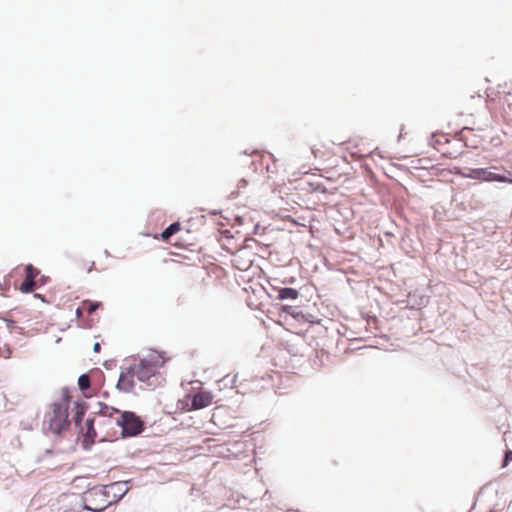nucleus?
I'll list each match as a JSON object with an SVG mask.
<instances>
[{"label":"nucleus","instance_id":"1","mask_svg":"<svg viewBox=\"0 0 512 512\" xmlns=\"http://www.w3.org/2000/svg\"><path fill=\"white\" fill-rule=\"evenodd\" d=\"M101 409L99 414L112 417L113 414H120L115 420L116 426L122 429L123 438L134 437L141 434L145 428L144 422L132 411H120L119 409L99 402Z\"/></svg>","mask_w":512,"mask_h":512},{"label":"nucleus","instance_id":"2","mask_svg":"<svg viewBox=\"0 0 512 512\" xmlns=\"http://www.w3.org/2000/svg\"><path fill=\"white\" fill-rule=\"evenodd\" d=\"M165 363V359L159 353L141 358L138 363V380L148 387L155 388L161 384L162 377L158 369Z\"/></svg>","mask_w":512,"mask_h":512},{"label":"nucleus","instance_id":"3","mask_svg":"<svg viewBox=\"0 0 512 512\" xmlns=\"http://www.w3.org/2000/svg\"><path fill=\"white\" fill-rule=\"evenodd\" d=\"M51 411L45 414L44 425L48 426V430L55 435H61L70 427L68 419V405L64 403H53Z\"/></svg>","mask_w":512,"mask_h":512},{"label":"nucleus","instance_id":"4","mask_svg":"<svg viewBox=\"0 0 512 512\" xmlns=\"http://www.w3.org/2000/svg\"><path fill=\"white\" fill-rule=\"evenodd\" d=\"M108 498L109 491L105 487H94L83 494L82 507L87 511L102 512L111 504Z\"/></svg>","mask_w":512,"mask_h":512},{"label":"nucleus","instance_id":"5","mask_svg":"<svg viewBox=\"0 0 512 512\" xmlns=\"http://www.w3.org/2000/svg\"><path fill=\"white\" fill-rule=\"evenodd\" d=\"M458 174L464 178H470V179L484 181V182L496 181V182L512 183L511 178L504 176V175L494 173L487 168H470L464 172H458Z\"/></svg>","mask_w":512,"mask_h":512},{"label":"nucleus","instance_id":"6","mask_svg":"<svg viewBox=\"0 0 512 512\" xmlns=\"http://www.w3.org/2000/svg\"><path fill=\"white\" fill-rule=\"evenodd\" d=\"M79 435L82 437L81 445L83 450L90 451L95 444L97 432L95 429V418L88 417L80 427H76Z\"/></svg>","mask_w":512,"mask_h":512},{"label":"nucleus","instance_id":"7","mask_svg":"<svg viewBox=\"0 0 512 512\" xmlns=\"http://www.w3.org/2000/svg\"><path fill=\"white\" fill-rule=\"evenodd\" d=\"M40 275V270L32 264H27L24 267V279L15 288L24 294L32 293L35 291V282Z\"/></svg>","mask_w":512,"mask_h":512},{"label":"nucleus","instance_id":"8","mask_svg":"<svg viewBox=\"0 0 512 512\" xmlns=\"http://www.w3.org/2000/svg\"><path fill=\"white\" fill-rule=\"evenodd\" d=\"M449 142V138L447 137L446 134L443 133H435L433 134L431 139L433 147L444 156L452 154L451 151L445 147L447 144H449Z\"/></svg>","mask_w":512,"mask_h":512},{"label":"nucleus","instance_id":"9","mask_svg":"<svg viewBox=\"0 0 512 512\" xmlns=\"http://www.w3.org/2000/svg\"><path fill=\"white\" fill-rule=\"evenodd\" d=\"M88 409V404L85 401H75L72 421L75 427H80Z\"/></svg>","mask_w":512,"mask_h":512},{"label":"nucleus","instance_id":"10","mask_svg":"<svg viewBox=\"0 0 512 512\" xmlns=\"http://www.w3.org/2000/svg\"><path fill=\"white\" fill-rule=\"evenodd\" d=\"M211 396L208 393L201 392L194 394L191 398V404L188 410H199L207 407L211 403Z\"/></svg>","mask_w":512,"mask_h":512},{"label":"nucleus","instance_id":"11","mask_svg":"<svg viewBox=\"0 0 512 512\" xmlns=\"http://www.w3.org/2000/svg\"><path fill=\"white\" fill-rule=\"evenodd\" d=\"M105 488L106 491H109V495L112 494L117 500L122 499L129 490L127 482L125 481L114 482Z\"/></svg>","mask_w":512,"mask_h":512},{"label":"nucleus","instance_id":"12","mask_svg":"<svg viewBox=\"0 0 512 512\" xmlns=\"http://www.w3.org/2000/svg\"><path fill=\"white\" fill-rule=\"evenodd\" d=\"M135 387V381L132 377L126 376L124 374H120L118 378V382L116 384V389L120 392L130 393Z\"/></svg>","mask_w":512,"mask_h":512},{"label":"nucleus","instance_id":"13","mask_svg":"<svg viewBox=\"0 0 512 512\" xmlns=\"http://www.w3.org/2000/svg\"><path fill=\"white\" fill-rule=\"evenodd\" d=\"M311 151L316 158H325L331 154L330 147L320 140L312 144Z\"/></svg>","mask_w":512,"mask_h":512},{"label":"nucleus","instance_id":"14","mask_svg":"<svg viewBox=\"0 0 512 512\" xmlns=\"http://www.w3.org/2000/svg\"><path fill=\"white\" fill-rule=\"evenodd\" d=\"M101 306V302H94L90 300H85L82 302V307L76 309V315L81 316L82 311L86 310L88 314L94 313Z\"/></svg>","mask_w":512,"mask_h":512},{"label":"nucleus","instance_id":"15","mask_svg":"<svg viewBox=\"0 0 512 512\" xmlns=\"http://www.w3.org/2000/svg\"><path fill=\"white\" fill-rule=\"evenodd\" d=\"M298 296H299V292L296 289L285 287V288L279 289L277 298L279 300H288V299L295 300L298 298Z\"/></svg>","mask_w":512,"mask_h":512},{"label":"nucleus","instance_id":"16","mask_svg":"<svg viewBox=\"0 0 512 512\" xmlns=\"http://www.w3.org/2000/svg\"><path fill=\"white\" fill-rule=\"evenodd\" d=\"M91 381L87 374H81L78 378V387L81 391H86L90 388Z\"/></svg>","mask_w":512,"mask_h":512},{"label":"nucleus","instance_id":"17","mask_svg":"<svg viewBox=\"0 0 512 512\" xmlns=\"http://www.w3.org/2000/svg\"><path fill=\"white\" fill-rule=\"evenodd\" d=\"M120 374L132 377V379H134L135 376L138 378V364L127 367L125 370H122Z\"/></svg>","mask_w":512,"mask_h":512},{"label":"nucleus","instance_id":"18","mask_svg":"<svg viewBox=\"0 0 512 512\" xmlns=\"http://www.w3.org/2000/svg\"><path fill=\"white\" fill-rule=\"evenodd\" d=\"M61 398H62L61 401H59L58 403H64L65 405L69 406L72 398H71L70 391H69L68 387L62 388V397Z\"/></svg>","mask_w":512,"mask_h":512},{"label":"nucleus","instance_id":"19","mask_svg":"<svg viewBox=\"0 0 512 512\" xmlns=\"http://www.w3.org/2000/svg\"><path fill=\"white\" fill-rule=\"evenodd\" d=\"M240 261L235 264V266L239 269H246L249 268L252 264V261L250 258H239Z\"/></svg>","mask_w":512,"mask_h":512},{"label":"nucleus","instance_id":"20","mask_svg":"<svg viewBox=\"0 0 512 512\" xmlns=\"http://www.w3.org/2000/svg\"><path fill=\"white\" fill-rule=\"evenodd\" d=\"M48 280H49V277H47L45 275H39L35 282V290L44 286L48 282Z\"/></svg>","mask_w":512,"mask_h":512},{"label":"nucleus","instance_id":"21","mask_svg":"<svg viewBox=\"0 0 512 512\" xmlns=\"http://www.w3.org/2000/svg\"><path fill=\"white\" fill-rule=\"evenodd\" d=\"M243 289H244V291H246V292H248L249 290H251V291H252V293H254V294H257V293H259V292H261V291H263V290H264V288H263L261 285H259V284H255V285H253V284H249V286H248V287H244Z\"/></svg>","mask_w":512,"mask_h":512},{"label":"nucleus","instance_id":"22","mask_svg":"<svg viewBox=\"0 0 512 512\" xmlns=\"http://www.w3.org/2000/svg\"><path fill=\"white\" fill-rule=\"evenodd\" d=\"M512 460V451H507L504 459V466H506Z\"/></svg>","mask_w":512,"mask_h":512},{"label":"nucleus","instance_id":"23","mask_svg":"<svg viewBox=\"0 0 512 512\" xmlns=\"http://www.w3.org/2000/svg\"><path fill=\"white\" fill-rule=\"evenodd\" d=\"M237 378H238V375L235 374L232 381H231V390L237 388L238 386L236 385V382H237Z\"/></svg>","mask_w":512,"mask_h":512},{"label":"nucleus","instance_id":"24","mask_svg":"<svg viewBox=\"0 0 512 512\" xmlns=\"http://www.w3.org/2000/svg\"><path fill=\"white\" fill-rule=\"evenodd\" d=\"M100 350H101V345H100V343H99V342L94 343V345H93V351H94L95 353H99V352H100Z\"/></svg>","mask_w":512,"mask_h":512},{"label":"nucleus","instance_id":"25","mask_svg":"<svg viewBox=\"0 0 512 512\" xmlns=\"http://www.w3.org/2000/svg\"><path fill=\"white\" fill-rule=\"evenodd\" d=\"M34 297L37 298V299H40L43 302L46 301L44 295H42V294L35 293Z\"/></svg>","mask_w":512,"mask_h":512},{"label":"nucleus","instance_id":"26","mask_svg":"<svg viewBox=\"0 0 512 512\" xmlns=\"http://www.w3.org/2000/svg\"><path fill=\"white\" fill-rule=\"evenodd\" d=\"M0 354L4 357V358H9L10 355H11V350L9 347H7V354H3L2 351L0 350Z\"/></svg>","mask_w":512,"mask_h":512},{"label":"nucleus","instance_id":"27","mask_svg":"<svg viewBox=\"0 0 512 512\" xmlns=\"http://www.w3.org/2000/svg\"><path fill=\"white\" fill-rule=\"evenodd\" d=\"M242 446H243V444L239 443V442H235V444H234L235 448L242 447Z\"/></svg>","mask_w":512,"mask_h":512},{"label":"nucleus","instance_id":"28","mask_svg":"<svg viewBox=\"0 0 512 512\" xmlns=\"http://www.w3.org/2000/svg\"><path fill=\"white\" fill-rule=\"evenodd\" d=\"M95 265L94 262L91 263V266L87 269V273H90L92 270V267Z\"/></svg>","mask_w":512,"mask_h":512},{"label":"nucleus","instance_id":"29","mask_svg":"<svg viewBox=\"0 0 512 512\" xmlns=\"http://www.w3.org/2000/svg\"><path fill=\"white\" fill-rule=\"evenodd\" d=\"M239 398H240V397H238V398L234 401V404H238V403H240Z\"/></svg>","mask_w":512,"mask_h":512},{"label":"nucleus","instance_id":"30","mask_svg":"<svg viewBox=\"0 0 512 512\" xmlns=\"http://www.w3.org/2000/svg\"><path fill=\"white\" fill-rule=\"evenodd\" d=\"M226 250H227L230 254H234V251H231V250H230V249H228L227 247H226Z\"/></svg>","mask_w":512,"mask_h":512}]
</instances>
